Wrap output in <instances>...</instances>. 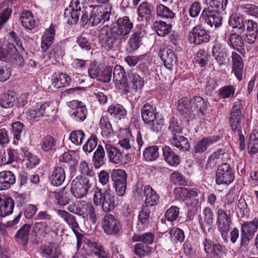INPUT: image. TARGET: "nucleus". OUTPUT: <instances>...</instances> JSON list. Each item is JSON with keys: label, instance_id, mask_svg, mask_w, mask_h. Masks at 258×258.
I'll list each match as a JSON object with an SVG mask.
<instances>
[{"label": "nucleus", "instance_id": "obj_1", "mask_svg": "<svg viewBox=\"0 0 258 258\" xmlns=\"http://www.w3.org/2000/svg\"><path fill=\"white\" fill-rule=\"evenodd\" d=\"M93 203L96 206L102 205V210L107 212L112 210L116 206L114 196L109 188L102 190L96 186L94 188Z\"/></svg>", "mask_w": 258, "mask_h": 258}, {"label": "nucleus", "instance_id": "obj_2", "mask_svg": "<svg viewBox=\"0 0 258 258\" xmlns=\"http://www.w3.org/2000/svg\"><path fill=\"white\" fill-rule=\"evenodd\" d=\"M89 19L93 25H97L101 22H105L110 19L112 9L110 4L105 5H90Z\"/></svg>", "mask_w": 258, "mask_h": 258}, {"label": "nucleus", "instance_id": "obj_3", "mask_svg": "<svg viewBox=\"0 0 258 258\" xmlns=\"http://www.w3.org/2000/svg\"><path fill=\"white\" fill-rule=\"evenodd\" d=\"M216 217L218 230L224 241H227L228 233L232 223L230 214H228L222 208H219L216 212Z\"/></svg>", "mask_w": 258, "mask_h": 258}, {"label": "nucleus", "instance_id": "obj_4", "mask_svg": "<svg viewBox=\"0 0 258 258\" xmlns=\"http://www.w3.org/2000/svg\"><path fill=\"white\" fill-rule=\"evenodd\" d=\"M235 172L227 163L219 165L216 174V182L218 185H229L234 180Z\"/></svg>", "mask_w": 258, "mask_h": 258}, {"label": "nucleus", "instance_id": "obj_5", "mask_svg": "<svg viewBox=\"0 0 258 258\" xmlns=\"http://www.w3.org/2000/svg\"><path fill=\"white\" fill-rule=\"evenodd\" d=\"M92 186L90 179L85 177H77L71 183V191L76 198H82L88 192Z\"/></svg>", "mask_w": 258, "mask_h": 258}, {"label": "nucleus", "instance_id": "obj_6", "mask_svg": "<svg viewBox=\"0 0 258 258\" xmlns=\"http://www.w3.org/2000/svg\"><path fill=\"white\" fill-rule=\"evenodd\" d=\"M133 28V24L128 17L119 18L110 29L122 41H125Z\"/></svg>", "mask_w": 258, "mask_h": 258}, {"label": "nucleus", "instance_id": "obj_7", "mask_svg": "<svg viewBox=\"0 0 258 258\" xmlns=\"http://www.w3.org/2000/svg\"><path fill=\"white\" fill-rule=\"evenodd\" d=\"M243 108L241 101L237 100L232 107L229 115V122L232 130L235 132H239L241 129V121L243 115L241 110Z\"/></svg>", "mask_w": 258, "mask_h": 258}, {"label": "nucleus", "instance_id": "obj_8", "mask_svg": "<svg viewBox=\"0 0 258 258\" xmlns=\"http://www.w3.org/2000/svg\"><path fill=\"white\" fill-rule=\"evenodd\" d=\"M258 228V219L254 218L249 222H244L241 227L240 244L246 246L252 239L255 232Z\"/></svg>", "mask_w": 258, "mask_h": 258}, {"label": "nucleus", "instance_id": "obj_9", "mask_svg": "<svg viewBox=\"0 0 258 258\" xmlns=\"http://www.w3.org/2000/svg\"><path fill=\"white\" fill-rule=\"evenodd\" d=\"M210 37V35L204 26L202 25H197L189 32L188 40L191 44L199 45L208 42Z\"/></svg>", "mask_w": 258, "mask_h": 258}, {"label": "nucleus", "instance_id": "obj_10", "mask_svg": "<svg viewBox=\"0 0 258 258\" xmlns=\"http://www.w3.org/2000/svg\"><path fill=\"white\" fill-rule=\"evenodd\" d=\"M203 245L206 253L212 258H224L226 255L227 249L225 246L214 243L211 239L205 238Z\"/></svg>", "mask_w": 258, "mask_h": 258}, {"label": "nucleus", "instance_id": "obj_11", "mask_svg": "<svg viewBox=\"0 0 258 258\" xmlns=\"http://www.w3.org/2000/svg\"><path fill=\"white\" fill-rule=\"evenodd\" d=\"M126 174L122 169L113 170L111 174V178L114 182L115 190L119 196H123L126 188Z\"/></svg>", "mask_w": 258, "mask_h": 258}, {"label": "nucleus", "instance_id": "obj_12", "mask_svg": "<svg viewBox=\"0 0 258 258\" xmlns=\"http://www.w3.org/2000/svg\"><path fill=\"white\" fill-rule=\"evenodd\" d=\"M220 12L216 10H210L209 8H206L202 12L200 20L211 27H218L222 24V18L219 15Z\"/></svg>", "mask_w": 258, "mask_h": 258}, {"label": "nucleus", "instance_id": "obj_13", "mask_svg": "<svg viewBox=\"0 0 258 258\" xmlns=\"http://www.w3.org/2000/svg\"><path fill=\"white\" fill-rule=\"evenodd\" d=\"M103 228L105 233L108 235H115L121 230L120 223L111 214L106 215L103 219Z\"/></svg>", "mask_w": 258, "mask_h": 258}, {"label": "nucleus", "instance_id": "obj_14", "mask_svg": "<svg viewBox=\"0 0 258 258\" xmlns=\"http://www.w3.org/2000/svg\"><path fill=\"white\" fill-rule=\"evenodd\" d=\"M102 46L108 51H113L117 48L118 44L122 40L109 29L102 37Z\"/></svg>", "mask_w": 258, "mask_h": 258}, {"label": "nucleus", "instance_id": "obj_15", "mask_svg": "<svg viewBox=\"0 0 258 258\" xmlns=\"http://www.w3.org/2000/svg\"><path fill=\"white\" fill-rule=\"evenodd\" d=\"M214 213L212 209L206 207L204 208L200 215L199 223L203 230L207 229L209 231L213 226Z\"/></svg>", "mask_w": 258, "mask_h": 258}, {"label": "nucleus", "instance_id": "obj_16", "mask_svg": "<svg viewBox=\"0 0 258 258\" xmlns=\"http://www.w3.org/2000/svg\"><path fill=\"white\" fill-rule=\"evenodd\" d=\"M159 56L168 69H171L176 63L177 59L174 51L167 47L163 46L160 48Z\"/></svg>", "mask_w": 258, "mask_h": 258}, {"label": "nucleus", "instance_id": "obj_17", "mask_svg": "<svg viewBox=\"0 0 258 258\" xmlns=\"http://www.w3.org/2000/svg\"><path fill=\"white\" fill-rule=\"evenodd\" d=\"M52 108L49 103L45 102L43 104L37 103L33 108L30 110V115L32 118H37L41 116H49L52 112Z\"/></svg>", "mask_w": 258, "mask_h": 258}, {"label": "nucleus", "instance_id": "obj_18", "mask_svg": "<svg viewBox=\"0 0 258 258\" xmlns=\"http://www.w3.org/2000/svg\"><path fill=\"white\" fill-rule=\"evenodd\" d=\"M84 242L90 248L93 255L97 258H107L108 255L106 251L99 243L89 239H85Z\"/></svg>", "mask_w": 258, "mask_h": 258}, {"label": "nucleus", "instance_id": "obj_19", "mask_svg": "<svg viewBox=\"0 0 258 258\" xmlns=\"http://www.w3.org/2000/svg\"><path fill=\"white\" fill-rule=\"evenodd\" d=\"M56 213L69 226L76 234L78 233L77 229L79 228V226L75 216L63 210H57Z\"/></svg>", "mask_w": 258, "mask_h": 258}, {"label": "nucleus", "instance_id": "obj_20", "mask_svg": "<svg viewBox=\"0 0 258 258\" xmlns=\"http://www.w3.org/2000/svg\"><path fill=\"white\" fill-rule=\"evenodd\" d=\"M177 107L179 114L185 117L193 114L192 99H189L186 97L180 98L178 101Z\"/></svg>", "mask_w": 258, "mask_h": 258}, {"label": "nucleus", "instance_id": "obj_21", "mask_svg": "<svg viewBox=\"0 0 258 258\" xmlns=\"http://www.w3.org/2000/svg\"><path fill=\"white\" fill-rule=\"evenodd\" d=\"M220 137L217 136H210L204 138L196 143L194 147V152L196 153H202L207 150L208 146L218 142Z\"/></svg>", "mask_w": 258, "mask_h": 258}, {"label": "nucleus", "instance_id": "obj_22", "mask_svg": "<svg viewBox=\"0 0 258 258\" xmlns=\"http://www.w3.org/2000/svg\"><path fill=\"white\" fill-rule=\"evenodd\" d=\"M14 202L11 198L0 196V217L11 214L14 210Z\"/></svg>", "mask_w": 258, "mask_h": 258}, {"label": "nucleus", "instance_id": "obj_23", "mask_svg": "<svg viewBox=\"0 0 258 258\" xmlns=\"http://www.w3.org/2000/svg\"><path fill=\"white\" fill-rule=\"evenodd\" d=\"M105 148L109 161L113 164H118L122 162L123 156L120 150L110 144H106Z\"/></svg>", "mask_w": 258, "mask_h": 258}, {"label": "nucleus", "instance_id": "obj_24", "mask_svg": "<svg viewBox=\"0 0 258 258\" xmlns=\"http://www.w3.org/2000/svg\"><path fill=\"white\" fill-rule=\"evenodd\" d=\"M232 61L233 66L232 72H234L236 77L239 80L242 79L243 63L242 57L236 52H232Z\"/></svg>", "mask_w": 258, "mask_h": 258}, {"label": "nucleus", "instance_id": "obj_25", "mask_svg": "<svg viewBox=\"0 0 258 258\" xmlns=\"http://www.w3.org/2000/svg\"><path fill=\"white\" fill-rule=\"evenodd\" d=\"M159 114L157 112L156 107L152 105L146 103L141 109V116L145 124L155 118Z\"/></svg>", "mask_w": 258, "mask_h": 258}, {"label": "nucleus", "instance_id": "obj_26", "mask_svg": "<svg viewBox=\"0 0 258 258\" xmlns=\"http://www.w3.org/2000/svg\"><path fill=\"white\" fill-rule=\"evenodd\" d=\"M15 181V176L11 171H3L0 172V190L9 188Z\"/></svg>", "mask_w": 258, "mask_h": 258}, {"label": "nucleus", "instance_id": "obj_27", "mask_svg": "<svg viewBox=\"0 0 258 258\" xmlns=\"http://www.w3.org/2000/svg\"><path fill=\"white\" fill-rule=\"evenodd\" d=\"M113 80L116 85L122 84L124 87L128 86L127 76H125V72L122 67L119 65L115 66Z\"/></svg>", "mask_w": 258, "mask_h": 258}, {"label": "nucleus", "instance_id": "obj_28", "mask_svg": "<svg viewBox=\"0 0 258 258\" xmlns=\"http://www.w3.org/2000/svg\"><path fill=\"white\" fill-rule=\"evenodd\" d=\"M128 85L129 83L133 90L137 91L141 90L144 85V80L136 72L131 71L127 73Z\"/></svg>", "mask_w": 258, "mask_h": 258}, {"label": "nucleus", "instance_id": "obj_29", "mask_svg": "<svg viewBox=\"0 0 258 258\" xmlns=\"http://www.w3.org/2000/svg\"><path fill=\"white\" fill-rule=\"evenodd\" d=\"M144 195L146 197V206H153L156 205L158 201L159 197L156 192L149 185L144 186Z\"/></svg>", "mask_w": 258, "mask_h": 258}, {"label": "nucleus", "instance_id": "obj_30", "mask_svg": "<svg viewBox=\"0 0 258 258\" xmlns=\"http://www.w3.org/2000/svg\"><path fill=\"white\" fill-rule=\"evenodd\" d=\"M192 104L194 115L204 114L207 108V103L204 99L200 96H195L192 98Z\"/></svg>", "mask_w": 258, "mask_h": 258}, {"label": "nucleus", "instance_id": "obj_31", "mask_svg": "<svg viewBox=\"0 0 258 258\" xmlns=\"http://www.w3.org/2000/svg\"><path fill=\"white\" fill-rule=\"evenodd\" d=\"M66 178V173L62 167L56 166L52 171L50 180L53 185L59 186L64 182Z\"/></svg>", "mask_w": 258, "mask_h": 258}, {"label": "nucleus", "instance_id": "obj_32", "mask_svg": "<svg viewBox=\"0 0 258 258\" xmlns=\"http://www.w3.org/2000/svg\"><path fill=\"white\" fill-rule=\"evenodd\" d=\"M70 77L63 73L54 74L51 78L52 85L57 88L65 87L69 86L71 82Z\"/></svg>", "mask_w": 258, "mask_h": 258}, {"label": "nucleus", "instance_id": "obj_33", "mask_svg": "<svg viewBox=\"0 0 258 258\" xmlns=\"http://www.w3.org/2000/svg\"><path fill=\"white\" fill-rule=\"evenodd\" d=\"M165 161L170 166H177L180 163L178 156L168 146L162 148Z\"/></svg>", "mask_w": 258, "mask_h": 258}, {"label": "nucleus", "instance_id": "obj_34", "mask_svg": "<svg viewBox=\"0 0 258 258\" xmlns=\"http://www.w3.org/2000/svg\"><path fill=\"white\" fill-rule=\"evenodd\" d=\"M99 126L101 131V135L103 137L109 138L114 135L112 126L107 116L104 115L101 117Z\"/></svg>", "mask_w": 258, "mask_h": 258}, {"label": "nucleus", "instance_id": "obj_35", "mask_svg": "<svg viewBox=\"0 0 258 258\" xmlns=\"http://www.w3.org/2000/svg\"><path fill=\"white\" fill-rule=\"evenodd\" d=\"M170 143L173 146L176 147L180 151H185L190 148V144L187 139L183 136H173L170 139Z\"/></svg>", "mask_w": 258, "mask_h": 258}, {"label": "nucleus", "instance_id": "obj_36", "mask_svg": "<svg viewBox=\"0 0 258 258\" xmlns=\"http://www.w3.org/2000/svg\"><path fill=\"white\" fill-rule=\"evenodd\" d=\"M16 99L15 93L12 91H9L7 93L0 96V105L5 108L13 107L16 105Z\"/></svg>", "mask_w": 258, "mask_h": 258}, {"label": "nucleus", "instance_id": "obj_37", "mask_svg": "<svg viewBox=\"0 0 258 258\" xmlns=\"http://www.w3.org/2000/svg\"><path fill=\"white\" fill-rule=\"evenodd\" d=\"M49 232L48 225L46 222H35L32 230V234L36 237H45Z\"/></svg>", "mask_w": 258, "mask_h": 258}, {"label": "nucleus", "instance_id": "obj_38", "mask_svg": "<svg viewBox=\"0 0 258 258\" xmlns=\"http://www.w3.org/2000/svg\"><path fill=\"white\" fill-rule=\"evenodd\" d=\"M65 187L61 188L58 191H51L49 196L54 199L55 203L60 206L64 207L69 203L70 199L67 196V193L64 191Z\"/></svg>", "mask_w": 258, "mask_h": 258}, {"label": "nucleus", "instance_id": "obj_39", "mask_svg": "<svg viewBox=\"0 0 258 258\" xmlns=\"http://www.w3.org/2000/svg\"><path fill=\"white\" fill-rule=\"evenodd\" d=\"M229 42L231 46L235 50L242 53L244 51V42L241 36L236 33H232L229 36Z\"/></svg>", "mask_w": 258, "mask_h": 258}, {"label": "nucleus", "instance_id": "obj_40", "mask_svg": "<svg viewBox=\"0 0 258 258\" xmlns=\"http://www.w3.org/2000/svg\"><path fill=\"white\" fill-rule=\"evenodd\" d=\"M31 226L29 224L24 225L17 232L16 238L17 241L23 245L27 244L30 230Z\"/></svg>", "mask_w": 258, "mask_h": 258}, {"label": "nucleus", "instance_id": "obj_41", "mask_svg": "<svg viewBox=\"0 0 258 258\" xmlns=\"http://www.w3.org/2000/svg\"><path fill=\"white\" fill-rule=\"evenodd\" d=\"M21 22L24 27L32 30L35 26V21L32 13L28 10H24L21 14Z\"/></svg>", "mask_w": 258, "mask_h": 258}, {"label": "nucleus", "instance_id": "obj_42", "mask_svg": "<svg viewBox=\"0 0 258 258\" xmlns=\"http://www.w3.org/2000/svg\"><path fill=\"white\" fill-rule=\"evenodd\" d=\"M246 20L237 15L231 16L228 21V23L233 28H236L239 32L242 33L245 30Z\"/></svg>", "mask_w": 258, "mask_h": 258}, {"label": "nucleus", "instance_id": "obj_43", "mask_svg": "<svg viewBox=\"0 0 258 258\" xmlns=\"http://www.w3.org/2000/svg\"><path fill=\"white\" fill-rule=\"evenodd\" d=\"M71 118L75 121L82 122L84 121L87 116L88 109L85 105L82 106L76 110H71L70 112Z\"/></svg>", "mask_w": 258, "mask_h": 258}, {"label": "nucleus", "instance_id": "obj_44", "mask_svg": "<svg viewBox=\"0 0 258 258\" xmlns=\"http://www.w3.org/2000/svg\"><path fill=\"white\" fill-rule=\"evenodd\" d=\"M158 150L157 146L147 147L143 152L144 158L148 162L156 160L159 156Z\"/></svg>", "mask_w": 258, "mask_h": 258}, {"label": "nucleus", "instance_id": "obj_45", "mask_svg": "<svg viewBox=\"0 0 258 258\" xmlns=\"http://www.w3.org/2000/svg\"><path fill=\"white\" fill-rule=\"evenodd\" d=\"M134 247V253L141 258L149 255L152 251V247L150 246L140 242L136 243Z\"/></svg>", "mask_w": 258, "mask_h": 258}, {"label": "nucleus", "instance_id": "obj_46", "mask_svg": "<svg viewBox=\"0 0 258 258\" xmlns=\"http://www.w3.org/2000/svg\"><path fill=\"white\" fill-rule=\"evenodd\" d=\"M153 25L156 33L160 36H164L168 34L172 27L170 24H167L162 21H156Z\"/></svg>", "mask_w": 258, "mask_h": 258}, {"label": "nucleus", "instance_id": "obj_47", "mask_svg": "<svg viewBox=\"0 0 258 258\" xmlns=\"http://www.w3.org/2000/svg\"><path fill=\"white\" fill-rule=\"evenodd\" d=\"M155 239L154 235L151 232L143 234H135L132 237L133 242H140L150 246L153 243Z\"/></svg>", "mask_w": 258, "mask_h": 258}, {"label": "nucleus", "instance_id": "obj_48", "mask_svg": "<svg viewBox=\"0 0 258 258\" xmlns=\"http://www.w3.org/2000/svg\"><path fill=\"white\" fill-rule=\"evenodd\" d=\"M104 156L105 152L103 147L99 145L93 157L94 165L96 168H99L103 165Z\"/></svg>", "mask_w": 258, "mask_h": 258}, {"label": "nucleus", "instance_id": "obj_49", "mask_svg": "<svg viewBox=\"0 0 258 258\" xmlns=\"http://www.w3.org/2000/svg\"><path fill=\"white\" fill-rule=\"evenodd\" d=\"M141 39V33L138 32L134 33L130 37L128 44L129 45L127 50L128 52H133L137 50L140 46Z\"/></svg>", "mask_w": 258, "mask_h": 258}, {"label": "nucleus", "instance_id": "obj_50", "mask_svg": "<svg viewBox=\"0 0 258 258\" xmlns=\"http://www.w3.org/2000/svg\"><path fill=\"white\" fill-rule=\"evenodd\" d=\"M153 10V7L148 2H143L138 7V12L139 16L142 18L146 19L150 16Z\"/></svg>", "mask_w": 258, "mask_h": 258}, {"label": "nucleus", "instance_id": "obj_51", "mask_svg": "<svg viewBox=\"0 0 258 258\" xmlns=\"http://www.w3.org/2000/svg\"><path fill=\"white\" fill-rule=\"evenodd\" d=\"M43 253L48 258H58L61 254L60 248L55 244H51L42 247Z\"/></svg>", "mask_w": 258, "mask_h": 258}, {"label": "nucleus", "instance_id": "obj_52", "mask_svg": "<svg viewBox=\"0 0 258 258\" xmlns=\"http://www.w3.org/2000/svg\"><path fill=\"white\" fill-rule=\"evenodd\" d=\"M170 239L175 243L182 242L185 238L183 231L177 227H173L169 231Z\"/></svg>", "mask_w": 258, "mask_h": 258}, {"label": "nucleus", "instance_id": "obj_53", "mask_svg": "<svg viewBox=\"0 0 258 258\" xmlns=\"http://www.w3.org/2000/svg\"><path fill=\"white\" fill-rule=\"evenodd\" d=\"M174 194L177 199L185 200L187 198L190 197H196L198 196L197 192L189 190L185 187L176 188L174 191Z\"/></svg>", "mask_w": 258, "mask_h": 258}, {"label": "nucleus", "instance_id": "obj_54", "mask_svg": "<svg viewBox=\"0 0 258 258\" xmlns=\"http://www.w3.org/2000/svg\"><path fill=\"white\" fill-rule=\"evenodd\" d=\"M249 152L254 154L258 152V131L254 130L250 134L248 144Z\"/></svg>", "mask_w": 258, "mask_h": 258}, {"label": "nucleus", "instance_id": "obj_55", "mask_svg": "<svg viewBox=\"0 0 258 258\" xmlns=\"http://www.w3.org/2000/svg\"><path fill=\"white\" fill-rule=\"evenodd\" d=\"M156 13L158 17L165 19H173L175 16V14L172 11L163 4L157 6Z\"/></svg>", "mask_w": 258, "mask_h": 258}, {"label": "nucleus", "instance_id": "obj_56", "mask_svg": "<svg viewBox=\"0 0 258 258\" xmlns=\"http://www.w3.org/2000/svg\"><path fill=\"white\" fill-rule=\"evenodd\" d=\"M82 209L85 210L87 219L90 220L93 224H95L97 216L93 204L91 203H85L82 205Z\"/></svg>", "mask_w": 258, "mask_h": 258}, {"label": "nucleus", "instance_id": "obj_57", "mask_svg": "<svg viewBox=\"0 0 258 258\" xmlns=\"http://www.w3.org/2000/svg\"><path fill=\"white\" fill-rule=\"evenodd\" d=\"M12 133L14 139L17 141L21 140L23 132L25 131L24 125L20 121H16L11 124Z\"/></svg>", "mask_w": 258, "mask_h": 258}, {"label": "nucleus", "instance_id": "obj_58", "mask_svg": "<svg viewBox=\"0 0 258 258\" xmlns=\"http://www.w3.org/2000/svg\"><path fill=\"white\" fill-rule=\"evenodd\" d=\"M108 112L111 116L118 119H120L121 117L124 116L126 113L125 108L118 104L110 105L108 108Z\"/></svg>", "mask_w": 258, "mask_h": 258}, {"label": "nucleus", "instance_id": "obj_59", "mask_svg": "<svg viewBox=\"0 0 258 258\" xmlns=\"http://www.w3.org/2000/svg\"><path fill=\"white\" fill-rule=\"evenodd\" d=\"M81 12L66 9L64 12V18L69 24H76L79 20V16Z\"/></svg>", "mask_w": 258, "mask_h": 258}, {"label": "nucleus", "instance_id": "obj_60", "mask_svg": "<svg viewBox=\"0 0 258 258\" xmlns=\"http://www.w3.org/2000/svg\"><path fill=\"white\" fill-rule=\"evenodd\" d=\"M208 8L223 12L227 7L228 0H206Z\"/></svg>", "mask_w": 258, "mask_h": 258}, {"label": "nucleus", "instance_id": "obj_61", "mask_svg": "<svg viewBox=\"0 0 258 258\" xmlns=\"http://www.w3.org/2000/svg\"><path fill=\"white\" fill-rule=\"evenodd\" d=\"M153 132L158 133L161 131L164 124V119L159 115L146 124Z\"/></svg>", "mask_w": 258, "mask_h": 258}, {"label": "nucleus", "instance_id": "obj_62", "mask_svg": "<svg viewBox=\"0 0 258 258\" xmlns=\"http://www.w3.org/2000/svg\"><path fill=\"white\" fill-rule=\"evenodd\" d=\"M85 135L81 130L74 131L70 135L69 139L76 145H80L85 140Z\"/></svg>", "mask_w": 258, "mask_h": 258}, {"label": "nucleus", "instance_id": "obj_63", "mask_svg": "<svg viewBox=\"0 0 258 258\" xmlns=\"http://www.w3.org/2000/svg\"><path fill=\"white\" fill-rule=\"evenodd\" d=\"M209 56L210 55L206 50L200 49L196 54L195 58V61L201 67H205L207 64Z\"/></svg>", "mask_w": 258, "mask_h": 258}, {"label": "nucleus", "instance_id": "obj_64", "mask_svg": "<svg viewBox=\"0 0 258 258\" xmlns=\"http://www.w3.org/2000/svg\"><path fill=\"white\" fill-rule=\"evenodd\" d=\"M235 93V89L231 85H226L218 90V95L222 99H226L233 97Z\"/></svg>", "mask_w": 258, "mask_h": 258}]
</instances>
